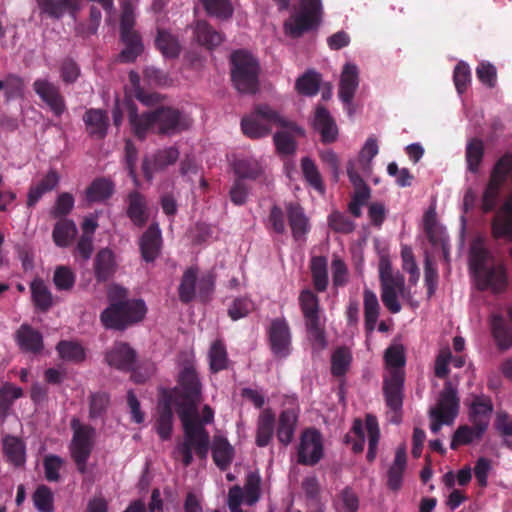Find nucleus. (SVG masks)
I'll return each mask as SVG.
<instances>
[{
    "instance_id": "obj_1",
    "label": "nucleus",
    "mask_w": 512,
    "mask_h": 512,
    "mask_svg": "<svg viewBox=\"0 0 512 512\" xmlns=\"http://www.w3.org/2000/svg\"><path fill=\"white\" fill-rule=\"evenodd\" d=\"M131 130L139 140L146 139L149 132L160 136H174L191 126V119L183 111L172 106H158L139 114L137 106L129 101L126 104Z\"/></svg>"
},
{
    "instance_id": "obj_2",
    "label": "nucleus",
    "mask_w": 512,
    "mask_h": 512,
    "mask_svg": "<svg viewBox=\"0 0 512 512\" xmlns=\"http://www.w3.org/2000/svg\"><path fill=\"white\" fill-rule=\"evenodd\" d=\"M198 406L195 405L188 411L187 418H179L183 426L184 438L176 445L173 457L177 459L180 456L185 467L193 462V451L199 459L204 460L210 449V435L205 425L214 422V410L209 405H204L199 418Z\"/></svg>"
},
{
    "instance_id": "obj_3",
    "label": "nucleus",
    "mask_w": 512,
    "mask_h": 512,
    "mask_svg": "<svg viewBox=\"0 0 512 512\" xmlns=\"http://www.w3.org/2000/svg\"><path fill=\"white\" fill-rule=\"evenodd\" d=\"M109 305L100 314V320L106 329L124 331L142 321L147 307L142 299H128V290L113 285L107 294Z\"/></svg>"
},
{
    "instance_id": "obj_4",
    "label": "nucleus",
    "mask_w": 512,
    "mask_h": 512,
    "mask_svg": "<svg viewBox=\"0 0 512 512\" xmlns=\"http://www.w3.org/2000/svg\"><path fill=\"white\" fill-rule=\"evenodd\" d=\"M109 305L100 314V320L106 329L124 331L142 321L147 307L142 299H128V290L113 285L107 294Z\"/></svg>"
},
{
    "instance_id": "obj_5",
    "label": "nucleus",
    "mask_w": 512,
    "mask_h": 512,
    "mask_svg": "<svg viewBox=\"0 0 512 512\" xmlns=\"http://www.w3.org/2000/svg\"><path fill=\"white\" fill-rule=\"evenodd\" d=\"M176 382L175 387L163 391L162 397L174 404L179 418H187L188 411L203 400V385L194 363H184Z\"/></svg>"
},
{
    "instance_id": "obj_6",
    "label": "nucleus",
    "mask_w": 512,
    "mask_h": 512,
    "mask_svg": "<svg viewBox=\"0 0 512 512\" xmlns=\"http://www.w3.org/2000/svg\"><path fill=\"white\" fill-rule=\"evenodd\" d=\"M491 258L490 251L486 248L481 238L475 239L470 247L469 263L472 269L477 287L481 291L490 289L494 293L505 291L508 279L506 269L502 264L487 266Z\"/></svg>"
},
{
    "instance_id": "obj_7",
    "label": "nucleus",
    "mask_w": 512,
    "mask_h": 512,
    "mask_svg": "<svg viewBox=\"0 0 512 512\" xmlns=\"http://www.w3.org/2000/svg\"><path fill=\"white\" fill-rule=\"evenodd\" d=\"M273 126L288 128L299 135L304 134V130L301 127L281 117L268 105L257 106L250 115L243 117L241 120L243 133L252 139L267 136Z\"/></svg>"
},
{
    "instance_id": "obj_8",
    "label": "nucleus",
    "mask_w": 512,
    "mask_h": 512,
    "mask_svg": "<svg viewBox=\"0 0 512 512\" xmlns=\"http://www.w3.org/2000/svg\"><path fill=\"white\" fill-rule=\"evenodd\" d=\"M231 81L240 93L255 94L259 89V61L244 49L235 50L230 56Z\"/></svg>"
},
{
    "instance_id": "obj_9",
    "label": "nucleus",
    "mask_w": 512,
    "mask_h": 512,
    "mask_svg": "<svg viewBox=\"0 0 512 512\" xmlns=\"http://www.w3.org/2000/svg\"><path fill=\"white\" fill-rule=\"evenodd\" d=\"M508 181H512V151L499 157L490 170L489 179L481 197L483 213H490L497 208L502 189Z\"/></svg>"
},
{
    "instance_id": "obj_10",
    "label": "nucleus",
    "mask_w": 512,
    "mask_h": 512,
    "mask_svg": "<svg viewBox=\"0 0 512 512\" xmlns=\"http://www.w3.org/2000/svg\"><path fill=\"white\" fill-rule=\"evenodd\" d=\"M120 16V41L124 48L119 53V61L122 63L134 62L144 51V45L140 33L135 30L134 7L130 0H124L121 4Z\"/></svg>"
},
{
    "instance_id": "obj_11",
    "label": "nucleus",
    "mask_w": 512,
    "mask_h": 512,
    "mask_svg": "<svg viewBox=\"0 0 512 512\" xmlns=\"http://www.w3.org/2000/svg\"><path fill=\"white\" fill-rule=\"evenodd\" d=\"M299 306L305 320L308 338L314 349L323 350L327 346L324 323L321 321L318 296L310 289L299 295Z\"/></svg>"
},
{
    "instance_id": "obj_12",
    "label": "nucleus",
    "mask_w": 512,
    "mask_h": 512,
    "mask_svg": "<svg viewBox=\"0 0 512 512\" xmlns=\"http://www.w3.org/2000/svg\"><path fill=\"white\" fill-rule=\"evenodd\" d=\"M323 7L321 0H298V10L284 23V30L292 38L318 28L321 24Z\"/></svg>"
},
{
    "instance_id": "obj_13",
    "label": "nucleus",
    "mask_w": 512,
    "mask_h": 512,
    "mask_svg": "<svg viewBox=\"0 0 512 512\" xmlns=\"http://www.w3.org/2000/svg\"><path fill=\"white\" fill-rule=\"evenodd\" d=\"M73 436L69 445V451L77 470L81 474L87 472V462L94 448L96 431L90 425L81 424L78 419L71 421Z\"/></svg>"
},
{
    "instance_id": "obj_14",
    "label": "nucleus",
    "mask_w": 512,
    "mask_h": 512,
    "mask_svg": "<svg viewBox=\"0 0 512 512\" xmlns=\"http://www.w3.org/2000/svg\"><path fill=\"white\" fill-rule=\"evenodd\" d=\"M266 333L271 352L278 358H287L292 351V333L288 321L284 317L272 319Z\"/></svg>"
},
{
    "instance_id": "obj_15",
    "label": "nucleus",
    "mask_w": 512,
    "mask_h": 512,
    "mask_svg": "<svg viewBox=\"0 0 512 512\" xmlns=\"http://www.w3.org/2000/svg\"><path fill=\"white\" fill-rule=\"evenodd\" d=\"M322 434L316 428H306L300 436L297 449V462L301 465L314 466L323 458Z\"/></svg>"
},
{
    "instance_id": "obj_16",
    "label": "nucleus",
    "mask_w": 512,
    "mask_h": 512,
    "mask_svg": "<svg viewBox=\"0 0 512 512\" xmlns=\"http://www.w3.org/2000/svg\"><path fill=\"white\" fill-rule=\"evenodd\" d=\"M405 377L398 371L390 372L383 381V395L387 407L394 412L392 422L399 423L404 399Z\"/></svg>"
},
{
    "instance_id": "obj_17",
    "label": "nucleus",
    "mask_w": 512,
    "mask_h": 512,
    "mask_svg": "<svg viewBox=\"0 0 512 512\" xmlns=\"http://www.w3.org/2000/svg\"><path fill=\"white\" fill-rule=\"evenodd\" d=\"M32 86L34 92L49 107L55 117L60 118L67 111L66 101L59 86L47 79H36Z\"/></svg>"
},
{
    "instance_id": "obj_18",
    "label": "nucleus",
    "mask_w": 512,
    "mask_h": 512,
    "mask_svg": "<svg viewBox=\"0 0 512 512\" xmlns=\"http://www.w3.org/2000/svg\"><path fill=\"white\" fill-rule=\"evenodd\" d=\"M459 404L460 399L457 389L450 381H447L440 392L436 407L432 408L429 414L430 416L443 417L453 423L459 412Z\"/></svg>"
},
{
    "instance_id": "obj_19",
    "label": "nucleus",
    "mask_w": 512,
    "mask_h": 512,
    "mask_svg": "<svg viewBox=\"0 0 512 512\" xmlns=\"http://www.w3.org/2000/svg\"><path fill=\"white\" fill-rule=\"evenodd\" d=\"M358 85L359 71L357 66L352 63H346L340 77L338 96L346 106L349 116H352L354 113L352 102Z\"/></svg>"
},
{
    "instance_id": "obj_20",
    "label": "nucleus",
    "mask_w": 512,
    "mask_h": 512,
    "mask_svg": "<svg viewBox=\"0 0 512 512\" xmlns=\"http://www.w3.org/2000/svg\"><path fill=\"white\" fill-rule=\"evenodd\" d=\"M471 398L468 410L469 421L477 425L479 431L487 430L494 409L492 399L485 394H473Z\"/></svg>"
},
{
    "instance_id": "obj_21",
    "label": "nucleus",
    "mask_w": 512,
    "mask_h": 512,
    "mask_svg": "<svg viewBox=\"0 0 512 512\" xmlns=\"http://www.w3.org/2000/svg\"><path fill=\"white\" fill-rule=\"evenodd\" d=\"M179 150L175 146H170L158 150L152 159L146 157L142 162V172L147 181H151L154 172L162 171L168 166L174 164L179 158Z\"/></svg>"
},
{
    "instance_id": "obj_22",
    "label": "nucleus",
    "mask_w": 512,
    "mask_h": 512,
    "mask_svg": "<svg viewBox=\"0 0 512 512\" xmlns=\"http://www.w3.org/2000/svg\"><path fill=\"white\" fill-rule=\"evenodd\" d=\"M162 242V233L158 223H152L139 239L142 259L147 263L154 262L161 253Z\"/></svg>"
},
{
    "instance_id": "obj_23",
    "label": "nucleus",
    "mask_w": 512,
    "mask_h": 512,
    "mask_svg": "<svg viewBox=\"0 0 512 512\" xmlns=\"http://www.w3.org/2000/svg\"><path fill=\"white\" fill-rule=\"evenodd\" d=\"M136 351L125 342H115L105 353V361L120 371H131L136 361Z\"/></svg>"
},
{
    "instance_id": "obj_24",
    "label": "nucleus",
    "mask_w": 512,
    "mask_h": 512,
    "mask_svg": "<svg viewBox=\"0 0 512 512\" xmlns=\"http://www.w3.org/2000/svg\"><path fill=\"white\" fill-rule=\"evenodd\" d=\"M126 215L136 227H144L150 217L148 201L145 195L137 190L130 191L125 199Z\"/></svg>"
},
{
    "instance_id": "obj_25",
    "label": "nucleus",
    "mask_w": 512,
    "mask_h": 512,
    "mask_svg": "<svg viewBox=\"0 0 512 512\" xmlns=\"http://www.w3.org/2000/svg\"><path fill=\"white\" fill-rule=\"evenodd\" d=\"M381 299L385 307L393 314L401 311L398 294H402L405 288L404 277L396 275L395 278L380 281Z\"/></svg>"
},
{
    "instance_id": "obj_26",
    "label": "nucleus",
    "mask_w": 512,
    "mask_h": 512,
    "mask_svg": "<svg viewBox=\"0 0 512 512\" xmlns=\"http://www.w3.org/2000/svg\"><path fill=\"white\" fill-rule=\"evenodd\" d=\"M313 127L320 133L323 143H333L338 137V127L330 112L322 105L317 106Z\"/></svg>"
},
{
    "instance_id": "obj_27",
    "label": "nucleus",
    "mask_w": 512,
    "mask_h": 512,
    "mask_svg": "<svg viewBox=\"0 0 512 512\" xmlns=\"http://www.w3.org/2000/svg\"><path fill=\"white\" fill-rule=\"evenodd\" d=\"M233 171L237 176L236 179L244 181L262 179L267 185L270 184V180L265 174V171L260 162L252 157L238 158L233 162Z\"/></svg>"
},
{
    "instance_id": "obj_28",
    "label": "nucleus",
    "mask_w": 512,
    "mask_h": 512,
    "mask_svg": "<svg viewBox=\"0 0 512 512\" xmlns=\"http://www.w3.org/2000/svg\"><path fill=\"white\" fill-rule=\"evenodd\" d=\"M491 228L495 239L508 238L512 240V193L495 215Z\"/></svg>"
},
{
    "instance_id": "obj_29",
    "label": "nucleus",
    "mask_w": 512,
    "mask_h": 512,
    "mask_svg": "<svg viewBox=\"0 0 512 512\" xmlns=\"http://www.w3.org/2000/svg\"><path fill=\"white\" fill-rule=\"evenodd\" d=\"M286 212L292 236L296 241L304 240L309 232V219L305 215L304 209L296 202L286 204Z\"/></svg>"
},
{
    "instance_id": "obj_30",
    "label": "nucleus",
    "mask_w": 512,
    "mask_h": 512,
    "mask_svg": "<svg viewBox=\"0 0 512 512\" xmlns=\"http://www.w3.org/2000/svg\"><path fill=\"white\" fill-rule=\"evenodd\" d=\"M194 39L208 50H213L224 41V35L205 20H197L193 28Z\"/></svg>"
},
{
    "instance_id": "obj_31",
    "label": "nucleus",
    "mask_w": 512,
    "mask_h": 512,
    "mask_svg": "<svg viewBox=\"0 0 512 512\" xmlns=\"http://www.w3.org/2000/svg\"><path fill=\"white\" fill-rule=\"evenodd\" d=\"M491 335L498 350L504 352L512 348V329L500 314H492L489 320Z\"/></svg>"
},
{
    "instance_id": "obj_32",
    "label": "nucleus",
    "mask_w": 512,
    "mask_h": 512,
    "mask_svg": "<svg viewBox=\"0 0 512 512\" xmlns=\"http://www.w3.org/2000/svg\"><path fill=\"white\" fill-rule=\"evenodd\" d=\"M88 134L96 139H103L107 135L109 118L106 111L102 109H88L83 115Z\"/></svg>"
},
{
    "instance_id": "obj_33",
    "label": "nucleus",
    "mask_w": 512,
    "mask_h": 512,
    "mask_svg": "<svg viewBox=\"0 0 512 512\" xmlns=\"http://www.w3.org/2000/svg\"><path fill=\"white\" fill-rule=\"evenodd\" d=\"M15 339L20 349L25 352L39 353L44 346L42 334L28 324L19 327Z\"/></svg>"
},
{
    "instance_id": "obj_34",
    "label": "nucleus",
    "mask_w": 512,
    "mask_h": 512,
    "mask_svg": "<svg viewBox=\"0 0 512 512\" xmlns=\"http://www.w3.org/2000/svg\"><path fill=\"white\" fill-rule=\"evenodd\" d=\"M275 413L271 408L264 409L257 420L255 443L258 447L270 444L275 433Z\"/></svg>"
},
{
    "instance_id": "obj_35",
    "label": "nucleus",
    "mask_w": 512,
    "mask_h": 512,
    "mask_svg": "<svg viewBox=\"0 0 512 512\" xmlns=\"http://www.w3.org/2000/svg\"><path fill=\"white\" fill-rule=\"evenodd\" d=\"M212 458L216 466L221 471H226L234 458V448L227 438L221 435H215L212 441Z\"/></svg>"
},
{
    "instance_id": "obj_36",
    "label": "nucleus",
    "mask_w": 512,
    "mask_h": 512,
    "mask_svg": "<svg viewBox=\"0 0 512 512\" xmlns=\"http://www.w3.org/2000/svg\"><path fill=\"white\" fill-rule=\"evenodd\" d=\"M298 422V414L294 409L282 410L276 429V436L278 441L284 446H288L293 438L296 431Z\"/></svg>"
},
{
    "instance_id": "obj_37",
    "label": "nucleus",
    "mask_w": 512,
    "mask_h": 512,
    "mask_svg": "<svg viewBox=\"0 0 512 512\" xmlns=\"http://www.w3.org/2000/svg\"><path fill=\"white\" fill-rule=\"evenodd\" d=\"M406 466V449L400 446L396 449L394 461L387 472V486L390 490L398 491L401 488Z\"/></svg>"
},
{
    "instance_id": "obj_38",
    "label": "nucleus",
    "mask_w": 512,
    "mask_h": 512,
    "mask_svg": "<svg viewBox=\"0 0 512 512\" xmlns=\"http://www.w3.org/2000/svg\"><path fill=\"white\" fill-rule=\"evenodd\" d=\"M174 404L167 399H161L159 404L158 416L155 427L159 437L162 440H169L173 429V410Z\"/></svg>"
},
{
    "instance_id": "obj_39",
    "label": "nucleus",
    "mask_w": 512,
    "mask_h": 512,
    "mask_svg": "<svg viewBox=\"0 0 512 512\" xmlns=\"http://www.w3.org/2000/svg\"><path fill=\"white\" fill-rule=\"evenodd\" d=\"M58 183V173L55 170H50L37 184L31 185L27 198L28 207L35 206L41 197L56 188Z\"/></svg>"
},
{
    "instance_id": "obj_40",
    "label": "nucleus",
    "mask_w": 512,
    "mask_h": 512,
    "mask_svg": "<svg viewBox=\"0 0 512 512\" xmlns=\"http://www.w3.org/2000/svg\"><path fill=\"white\" fill-rule=\"evenodd\" d=\"M115 258L108 248L101 249L94 259V272L98 282L107 281L115 272Z\"/></svg>"
},
{
    "instance_id": "obj_41",
    "label": "nucleus",
    "mask_w": 512,
    "mask_h": 512,
    "mask_svg": "<svg viewBox=\"0 0 512 512\" xmlns=\"http://www.w3.org/2000/svg\"><path fill=\"white\" fill-rule=\"evenodd\" d=\"M155 45L165 58H177L182 50L178 37L165 29L157 30Z\"/></svg>"
},
{
    "instance_id": "obj_42",
    "label": "nucleus",
    "mask_w": 512,
    "mask_h": 512,
    "mask_svg": "<svg viewBox=\"0 0 512 512\" xmlns=\"http://www.w3.org/2000/svg\"><path fill=\"white\" fill-rule=\"evenodd\" d=\"M115 190L114 183L104 177L96 178L86 189V199L90 203L109 199Z\"/></svg>"
},
{
    "instance_id": "obj_43",
    "label": "nucleus",
    "mask_w": 512,
    "mask_h": 512,
    "mask_svg": "<svg viewBox=\"0 0 512 512\" xmlns=\"http://www.w3.org/2000/svg\"><path fill=\"white\" fill-rule=\"evenodd\" d=\"M485 155L484 142L479 138H472L467 142L465 150V160L467 170L473 174L479 172L480 166Z\"/></svg>"
},
{
    "instance_id": "obj_44",
    "label": "nucleus",
    "mask_w": 512,
    "mask_h": 512,
    "mask_svg": "<svg viewBox=\"0 0 512 512\" xmlns=\"http://www.w3.org/2000/svg\"><path fill=\"white\" fill-rule=\"evenodd\" d=\"M363 305L365 328L368 332H372L379 317L380 304L376 294L369 288H365L363 291Z\"/></svg>"
},
{
    "instance_id": "obj_45",
    "label": "nucleus",
    "mask_w": 512,
    "mask_h": 512,
    "mask_svg": "<svg viewBox=\"0 0 512 512\" xmlns=\"http://www.w3.org/2000/svg\"><path fill=\"white\" fill-rule=\"evenodd\" d=\"M197 269L189 267L186 269L181 277L180 285L178 287L179 299L182 303L188 304L194 300L197 293Z\"/></svg>"
},
{
    "instance_id": "obj_46",
    "label": "nucleus",
    "mask_w": 512,
    "mask_h": 512,
    "mask_svg": "<svg viewBox=\"0 0 512 512\" xmlns=\"http://www.w3.org/2000/svg\"><path fill=\"white\" fill-rule=\"evenodd\" d=\"M3 451L7 460L16 467H20L25 463V445L17 437L7 435L3 439Z\"/></svg>"
},
{
    "instance_id": "obj_47",
    "label": "nucleus",
    "mask_w": 512,
    "mask_h": 512,
    "mask_svg": "<svg viewBox=\"0 0 512 512\" xmlns=\"http://www.w3.org/2000/svg\"><path fill=\"white\" fill-rule=\"evenodd\" d=\"M42 14L52 19H60L74 9L75 0H36Z\"/></svg>"
},
{
    "instance_id": "obj_48",
    "label": "nucleus",
    "mask_w": 512,
    "mask_h": 512,
    "mask_svg": "<svg viewBox=\"0 0 512 512\" xmlns=\"http://www.w3.org/2000/svg\"><path fill=\"white\" fill-rule=\"evenodd\" d=\"M77 234V227L72 220L60 219L54 226L52 238L59 247H67Z\"/></svg>"
},
{
    "instance_id": "obj_49",
    "label": "nucleus",
    "mask_w": 512,
    "mask_h": 512,
    "mask_svg": "<svg viewBox=\"0 0 512 512\" xmlns=\"http://www.w3.org/2000/svg\"><path fill=\"white\" fill-rule=\"evenodd\" d=\"M56 350L60 358L67 362L81 363L86 358L84 347L76 341L61 340Z\"/></svg>"
},
{
    "instance_id": "obj_50",
    "label": "nucleus",
    "mask_w": 512,
    "mask_h": 512,
    "mask_svg": "<svg viewBox=\"0 0 512 512\" xmlns=\"http://www.w3.org/2000/svg\"><path fill=\"white\" fill-rule=\"evenodd\" d=\"M313 286L317 292H324L328 286L327 260L323 256H315L310 264Z\"/></svg>"
},
{
    "instance_id": "obj_51",
    "label": "nucleus",
    "mask_w": 512,
    "mask_h": 512,
    "mask_svg": "<svg viewBox=\"0 0 512 512\" xmlns=\"http://www.w3.org/2000/svg\"><path fill=\"white\" fill-rule=\"evenodd\" d=\"M347 175L355 190L352 200L365 204L370 198L371 190L360 174L355 170L352 161L347 165Z\"/></svg>"
},
{
    "instance_id": "obj_52",
    "label": "nucleus",
    "mask_w": 512,
    "mask_h": 512,
    "mask_svg": "<svg viewBox=\"0 0 512 512\" xmlns=\"http://www.w3.org/2000/svg\"><path fill=\"white\" fill-rule=\"evenodd\" d=\"M485 432L486 430L479 431L477 425H461L453 434L450 448L456 450L460 445H468L474 440H479Z\"/></svg>"
},
{
    "instance_id": "obj_53",
    "label": "nucleus",
    "mask_w": 512,
    "mask_h": 512,
    "mask_svg": "<svg viewBox=\"0 0 512 512\" xmlns=\"http://www.w3.org/2000/svg\"><path fill=\"white\" fill-rule=\"evenodd\" d=\"M209 367L212 373H218L228 367V354L222 340H215L209 350Z\"/></svg>"
},
{
    "instance_id": "obj_54",
    "label": "nucleus",
    "mask_w": 512,
    "mask_h": 512,
    "mask_svg": "<svg viewBox=\"0 0 512 512\" xmlns=\"http://www.w3.org/2000/svg\"><path fill=\"white\" fill-rule=\"evenodd\" d=\"M352 362V354L345 346L338 347L331 356V374L334 377L344 376Z\"/></svg>"
},
{
    "instance_id": "obj_55",
    "label": "nucleus",
    "mask_w": 512,
    "mask_h": 512,
    "mask_svg": "<svg viewBox=\"0 0 512 512\" xmlns=\"http://www.w3.org/2000/svg\"><path fill=\"white\" fill-rule=\"evenodd\" d=\"M301 168L303 176L309 185L319 193L324 194L325 186L322 180V176L314 161L309 157H304L301 160Z\"/></svg>"
},
{
    "instance_id": "obj_56",
    "label": "nucleus",
    "mask_w": 512,
    "mask_h": 512,
    "mask_svg": "<svg viewBox=\"0 0 512 512\" xmlns=\"http://www.w3.org/2000/svg\"><path fill=\"white\" fill-rule=\"evenodd\" d=\"M31 294L36 308L43 312L50 309L52 306V294L42 280H34L31 283Z\"/></svg>"
},
{
    "instance_id": "obj_57",
    "label": "nucleus",
    "mask_w": 512,
    "mask_h": 512,
    "mask_svg": "<svg viewBox=\"0 0 512 512\" xmlns=\"http://www.w3.org/2000/svg\"><path fill=\"white\" fill-rule=\"evenodd\" d=\"M320 81L319 74L309 70L297 79L295 88L299 94L314 96L319 91Z\"/></svg>"
},
{
    "instance_id": "obj_58",
    "label": "nucleus",
    "mask_w": 512,
    "mask_h": 512,
    "mask_svg": "<svg viewBox=\"0 0 512 512\" xmlns=\"http://www.w3.org/2000/svg\"><path fill=\"white\" fill-rule=\"evenodd\" d=\"M209 16L226 20L233 14V7L229 0H200Z\"/></svg>"
},
{
    "instance_id": "obj_59",
    "label": "nucleus",
    "mask_w": 512,
    "mask_h": 512,
    "mask_svg": "<svg viewBox=\"0 0 512 512\" xmlns=\"http://www.w3.org/2000/svg\"><path fill=\"white\" fill-rule=\"evenodd\" d=\"M384 359L390 372L398 371L405 377L403 367L406 363L404 348L401 345H392L385 351Z\"/></svg>"
},
{
    "instance_id": "obj_60",
    "label": "nucleus",
    "mask_w": 512,
    "mask_h": 512,
    "mask_svg": "<svg viewBox=\"0 0 512 512\" xmlns=\"http://www.w3.org/2000/svg\"><path fill=\"white\" fill-rule=\"evenodd\" d=\"M261 478L257 472H249L246 476L244 484L243 500L247 505H254L259 499L261 494Z\"/></svg>"
},
{
    "instance_id": "obj_61",
    "label": "nucleus",
    "mask_w": 512,
    "mask_h": 512,
    "mask_svg": "<svg viewBox=\"0 0 512 512\" xmlns=\"http://www.w3.org/2000/svg\"><path fill=\"white\" fill-rule=\"evenodd\" d=\"M33 503L39 512L54 511V496L51 489L46 485H39L33 493Z\"/></svg>"
},
{
    "instance_id": "obj_62",
    "label": "nucleus",
    "mask_w": 512,
    "mask_h": 512,
    "mask_svg": "<svg viewBox=\"0 0 512 512\" xmlns=\"http://www.w3.org/2000/svg\"><path fill=\"white\" fill-rule=\"evenodd\" d=\"M378 151L377 139L373 136L369 137L359 153V163L364 173L371 171V162Z\"/></svg>"
},
{
    "instance_id": "obj_63",
    "label": "nucleus",
    "mask_w": 512,
    "mask_h": 512,
    "mask_svg": "<svg viewBox=\"0 0 512 512\" xmlns=\"http://www.w3.org/2000/svg\"><path fill=\"white\" fill-rule=\"evenodd\" d=\"M74 197L68 192H62L58 195L50 214L54 218L63 219L67 216L74 207Z\"/></svg>"
},
{
    "instance_id": "obj_64",
    "label": "nucleus",
    "mask_w": 512,
    "mask_h": 512,
    "mask_svg": "<svg viewBox=\"0 0 512 512\" xmlns=\"http://www.w3.org/2000/svg\"><path fill=\"white\" fill-rule=\"evenodd\" d=\"M254 309L253 302L247 297H238L233 300L228 308V316L237 321L246 317Z\"/></svg>"
}]
</instances>
